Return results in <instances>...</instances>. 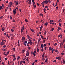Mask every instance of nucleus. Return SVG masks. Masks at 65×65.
<instances>
[{
  "instance_id": "nucleus-55",
  "label": "nucleus",
  "mask_w": 65,
  "mask_h": 65,
  "mask_svg": "<svg viewBox=\"0 0 65 65\" xmlns=\"http://www.w3.org/2000/svg\"><path fill=\"white\" fill-rule=\"evenodd\" d=\"M2 42H3L4 41H5V40H2Z\"/></svg>"
},
{
  "instance_id": "nucleus-19",
  "label": "nucleus",
  "mask_w": 65,
  "mask_h": 65,
  "mask_svg": "<svg viewBox=\"0 0 65 65\" xmlns=\"http://www.w3.org/2000/svg\"><path fill=\"white\" fill-rule=\"evenodd\" d=\"M48 2H49V3H50L51 2V0H48Z\"/></svg>"
},
{
  "instance_id": "nucleus-6",
  "label": "nucleus",
  "mask_w": 65,
  "mask_h": 65,
  "mask_svg": "<svg viewBox=\"0 0 65 65\" xmlns=\"http://www.w3.org/2000/svg\"><path fill=\"white\" fill-rule=\"evenodd\" d=\"M28 44H30V45H32L33 44V42H28Z\"/></svg>"
},
{
  "instance_id": "nucleus-53",
  "label": "nucleus",
  "mask_w": 65,
  "mask_h": 65,
  "mask_svg": "<svg viewBox=\"0 0 65 65\" xmlns=\"http://www.w3.org/2000/svg\"><path fill=\"white\" fill-rule=\"evenodd\" d=\"M58 29H59L60 30H61V28H60V27H58Z\"/></svg>"
},
{
  "instance_id": "nucleus-30",
  "label": "nucleus",
  "mask_w": 65,
  "mask_h": 65,
  "mask_svg": "<svg viewBox=\"0 0 65 65\" xmlns=\"http://www.w3.org/2000/svg\"><path fill=\"white\" fill-rule=\"evenodd\" d=\"M5 61H7V58H5Z\"/></svg>"
},
{
  "instance_id": "nucleus-7",
  "label": "nucleus",
  "mask_w": 65,
  "mask_h": 65,
  "mask_svg": "<svg viewBox=\"0 0 65 65\" xmlns=\"http://www.w3.org/2000/svg\"><path fill=\"white\" fill-rule=\"evenodd\" d=\"M24 25L22 27V29H21V30L22 31H24Z\"/></svg>"
},
{
  "instance_id": "nucleus-29",
  "label": "nucleus",
  "mask_w": 65,
  "mask_h": 65,
  "mask_svg": "<svg viewBox=\"0 0 65 65\" xmlns=\"http://www.w3.org/2000/svg\"><path fill=\"white\" fill-rule=\"evenodd\" d=\"M22 63H23V62L22 61H21L20 64H22Z\"/></svg>"
},
{
  "instance_id": "nucleus-63",
  "label": "nucleus",
  "mask_w": 65,
  "mask_h": 65,
  "mask_svg": "<svg viewBox=\"0 0 65 65\" xmlns=\"http://www.w3.org/2000/svg\"><path fill=\"white\" fill-rule=\"evenodd\" d=\"M58 9V7H56V9H57H57Z\"/></svg>"
},
{
  "instance_id": "nucleus-58",
  "label": "nucleus",
  "mask_w": 65,
  "mask_h": 65,
  "mask_svg": "<svg viewBox=\"0 0 65 65\" xmlns=\"http://www.w3.org/2000/svg\"><path fill=\"white\" fill-rule=\"evenodd\" d=\"M26 45L27 46H29V45L28 44H27Z\"/></svg>"
},
{
  "instance_id": "nucleus-56",
  "label": "nucleus",
  "mask_w": 65,
  "mask_h": 65,
  "mask_svg": "<svg viewBox=\"0 0 65 65\" xmlns=\"http://www.w3.org/2000/svg\"><path fill=\"white\" fill-rule=\"evenodd\" d=\"M54 62H56V60H54L53 61Z\"/></svg>"
},
{
  "instance_id": "nucleus-43",
  "label": "nucleus",
  "mask_w": 65,
  "mask_h": 65,
  "mask_svg": "<svg viewBox=\"0 0 65 65\" xmlns=\"http://www.w3.org/2000/svg\"><path fill=\"white\" fill-rule=\"evenodd\" d=\"M63 64H65V61H63L62 62Z\"/></svg>"
},
{
  "instance_id": "nucleus-1",
  "label": "nucleus",
  "mask_w": 65,
  "mask_h": 65,
  "mask_svg": "<svg viewBox=\"0 0 65 65\" xmlns=\"http://www.w3.org/2000/svg\"><path fill=\"white\" fill-rule=\"evenodd\" d=\"M45 3V4H47V3H48V1L47 0H45V1H44L43 2H42L41 4H44Z\"/></svg>"
},
{
  "instance_id": "nucleus-3",
  "label": "nucleus",
  "mask_w": 65,
  "mask_h": 65,
  "mask_svg": "<svg viewBox=\"0 0 65 65\" xmlns=\"http://www.w3.org/2000/svg\"><path fill=\"white\" fill-rule=\"evenodd\" d=\"M29 52L27 51L26 54V57H28V56H29Z\"/></svg>"
},
{
  "instance_id": "nucleus-48",
  "label": "nucleus",
  "mask_w": 65,
  "mask_h": 65,
  "mask_svg": "<svg viewBox=\"0 0 65 65\" xmlns=\"http://www.w3.org/2000/svg\"><path fill=\"white\" fill-rule=\"evenodd\" d=\"M23 30H21V33L22 34L23 33Z\"/></svg>"
},
{
  "instance_id": "nucleus-62",
  "label": "nucleus",
  "mask_w": 65,
  "mask_h": 65,
  "mask_svg": "<svg viewBox=\"0 0 65 65\" xmlns=\"http://www.w3.org/2000/svg\"><path fill=\"white\" fill-rule=\"evenodd\" d=\"M43 58L44 57V56L42 55V56Z\"/></svg>"
},
{
  "instance_id": "nucleus-23",
  "label": "nucleus",
  "mask_w": 65,
  "mask_h": 65,
  "mask_svg": "<svg viewBox=\"0 0 65 65\" xmlns=\"http://www.w3.org/2000/svg\"><path fill=\"white\" fill-rule=\"evenodd\" d=\"M10 5H12V2H10L9 3Z\"/></svg>"
},
{
  "instance_id": "nucleus-9",
  "label": "nucleus",
  "mask_w": 65,
  "mask_h": 65,
  "mask_svg": "<svg viewBox=\"0 0 65 65\" xmlns=\"http://www.w3.org/2000/svg\"><path fill=\"white\" fill-rule=\"evenodd\" d=\"M5 29V28H4V27H3L2 28V31H4V29Z\"/></svg>"
},
{
  "instance_id": "nucleus-59",
  "label": "nucleus",
  "mask_w": 65,
  "mask_h": 65,
  "mask_svg": "<svg viewBox=\"0 0 65 65\" xmlns=\"http://www.w3.org/2000/svg\"><path fill=\"white\" fill-rule=\"evenodd\" d=\"M38 60H35V62H37Z\"/></svg>"
},
{
  "instance_id": "nucleus-8",
  "label": "nucleus",
  "mask_w": 65,
  "mask_h": 65,
  "mask_svg": "<svg viewBox=\"0 0 65 65\" xmlns=\"http://www.w3.org/2000/svg\"><path fill=\"white\" fill-rule=\"evenodd\" d=\"M28 4H32V3H31V1H29L28 2Z\"/></svg>"
},
{
  "instance_id": "nucleus-13",
  "label": "nucleus",
  "mask_w": 65,
  "mask_h": 65,
  "mask_svg": "<svg viewBox=\"0 0 65 65\" xmlns=\"http://www.w3.org/2000/svg\"><path fill=\"white\" fill-rule=\"evenodd\" d=\"M0 9H3V7L1 6H0Z\"/></svg>"
},
{
  "instance_id": "nucleus-18",
  "label": "nucleus",
  "mask_w": 65,
  "mask_h": 65,
  "mask_svg": "<svg viewBox=\"0 0 65 65\" xmlns=\"http://www.w3.org/2000/svg\"><path fill=\"white\" fill-rule=\"evenodd\" d=\"M37 52H39V49H38V48H37Z\"/></svg>"
},
{
  "instance_id": "nucleus-35",
  "label": "nucleus",
  "mask_w": 65,
  "mask_h": 65,
  "mask_svg": "<svg viewBox=\"0 0 65 65\" xmlns=\"http://www.w3.org/2000/svg\"><path fill=\"white\" fill-rule=\"evenodd\" d=\"M24 52L25 51H24V50L23 49V50H22V53H24Z\"/></svg>"
},
{
  "instance_id": "nucleus-41",
  "label": "nucleus",
  "mask_w": 65,
  "mask_h": 65,
  "mask_svg": "<svg viewBox=\"0 0 65 65\" xmlns=\"http://www.w3.org/2000/svg\"><path fill=\"white\" fill-rule=\"evenodd\" d=\"M24 43H27V41H25Z\"/></svg>"
},
{
  "instance_id": "nucleus-16",
  "label": "nucleus",
  "mask_w": 65,
  "mask_h": 65,
  "mask_svg": "<svg viewBox=\"0 0 65 65\" xmlns=\"http://www.w3.org/2000/svg\"><path fill=\"white\" fill-rule=\"evenodd\" d=\"M38 43H39V42L41 41V39L40 38L39 40H38Z\"/></svg>"
},
{
  "instance_id": "nucleus-20",
  "label": "nucleus",
  "mask_w": 65,
  "mask_h": 65,
  "mask_svg": "<svg viewBox=\"0 0 65 65\" xmlns=\"http://www.w3.org/2000/svg\"><path fill=\"white\" fill-rule=\"evenodd\" d=\"M16 3V5H18L19 4V3L17 1Z\"/></svg>"
},
{
  "instance_id": "nucleus-25",
  "label": "nucleus",
  "mask_w": 65,
  "mask_h": 65,
  "mask_svg": "<svg viewBox=\"0 0 65 65\" xmlns=\"http://www.w3.org/2000/svg\"><path fill=\"white\" fill-rule=\"evenodd\" d=\"M45 8H48V6H45Z\"/></svg>"
},
{
  "instance_id": "nucleus-34",
  "label": "nucleus",
  "mask_w": 65,
  "mask_h": 65,
  "mask_svg": "<svg viewBox=\"0 0 65 65\" xmlns=\"http://www.w3.org/2000/svg\"><path fill=\"white\" fill-rule=\"evenodd\" d=\"M46 31H45L44 33V35H45L46 34Z\"/></svg>"
},
{
  "instance_id": "nucleus-26",
  "label": "nucleus",
  "mask_w": 65,
  "mask_h": 65,
  "mask_svg": "<svg viewBox=\"0 0 65 65\" xmlns=\"http://www.w3.org/2000/svg\"><path fill=\"white\" fill-rule=\"evenodd\" d=\"M41 51L42 52H43V48H42V50H41Z\"/></svg>"
},
{
  "instance_id": "nucleus-5",
  "label": "nucleus",
  "mask_w": 65,
  "mask_h": 65,
  "mask_svg": "<svg viewBox=\"0 0 65 65\" xmlns=\"http://www.w3.org/2000/svg\"><path fill=\"white\" fill-rule=\"evenodd\" d=\"M36 53V51H35L34 52L33 54L34 57H35V55H36L35 53Z\"/></svg>"
},
{
  "instance_id": "nucleus-32",
  "label": "nucleus",
  "mask_w": 65,
  "mask_h": 65,
  "mask_svg": "<svg viewBox=\"0 0 65 65\" xmlns=\"http://www.w3.org/2000/svg\"><path fill=\"white\" fill-rule=\"evenodd\" d=\"M32 32H34V29H31V30Z\"/></svg>"
},
{
  "instance_id": "nucleus-22",
  "label": "nucleus",
  "mask_w": 65,
  "mask_h": 65,
  "mask_svg": "<svg viewBox=\"0 0 65 65\" xmlns=\"http://www.w3.org/2000/svg\"><path fill=\"white\" fill-rule=\"evenodd\" d=\"M25 20L26 22H28V20L26 19H25Z\"/></svg>"
},
{
  "instance_id": "nucleus-39",
  "label": "nucleus",
  "mask_w": 65,
  "mask_h": 65,
  "mask_svg": "<svg viewBox=\"0 0 65 65\" xmlns=\"http://www.w3.org/2000/svg\"><path fill=\"white\" fill-rule=\"evenodd\" d=\"M6 45H4L3 46V47H4V48H5V47H6Z\"/></svg>"
},
{
  "instance_id": "nucleus-10",
  "label": "nucleus",
  "mask_w": 65,
  "mask_h": 65,
  "mask_svg": "<svg viewBox=\"0 0 65 65\" xmlns=\"http://www.w3.org/2000/svg\"><path fill=\"white\" fill-rule=\"evenodd\" d=\"M25 37H22V40L23 41V40H25Z\"/></svg>"
},
{
  "instance_id": "nucleus-64",
  "label": "nucleus",
  "mask_w": 65,
  "mask_h": 65,
  "mask_svg": "<svg viewBox=\"0 0 65 65\" xmlns=\"http://www.w3.org/2000/svg\"><path fill=\"white\" fill-rule=\"evenodd\" d=\"M32 65H34V63L33 62V63L32 64Z\"/></svg>"
},
{
  "instance_id": "nucleus-24",
  "label": "nucleus",
  "mask_w": 65,
  "mask_h": 65,
  "mask_svg": "<svg viewBox=\"0 0 65 65\" xmlns=\"http://www.w3.org/2000/svg\"><path fill=\"white\" fill-rule=\"evenodd\" d=\"M57 45V43H55V44L54 45V46H56V45Z\"/></svg>"
},
{
  "instance_id": "nucleus-52",
  "label": "nucleus",
  "mask_w": 65,
  "mask_h": 65,
  "mask_svg": "<svg viewBox=\"0 0 65 65\" xmlns=\"http://www.w3.org/2000/svg\"><path fill=\"white\" fill-rule=\"evenodd\" d=\"M35 3L34 2H33V3H32V4L33 5H34V4H35Z\"/></svg>"
},
{
  "instance_id": "nucleus-51",
  "label": "nucleus",
  "mask_w": 65,
  "mask_h": 65,
  "mask_svg": "<svg viewBox=\"0 0 65 65\" xmlns=\"http://www.w3.org/2000/svg\"><path fill=\"white\" fill-rule=\"evenodd\" d=\"M60 56H59V57H58V59L59 60H60Z\"/></svg>"
},
{
  "instance_id": "nucleus-2",
  "label": "nucleus",
  "mask_w": 65,
  "mask_h": 65,
  "mask_svg": "<svg viewBox=\"0 0 65 65\" xmlns=\"http://www.w3.org/2000/svg\"><path fill=\"white\" fill-rule=\"evenodd\" d=\"M16 10H17L16 9H15L14 10H13V13L14 14H15L16 13H17V12H16Z\"/></svg>"
},
{
  "instance_id": "nucleus-46",
  "label": "nucleus",
  "mask_w": 65,
  "mask_h": 65,
  "mask_svg": "<svg viewBox=\"0 0 65 65\" xmlns=\"http://www.w3.org/2000/svg\"><path fill=\"white\" fill-rule=\"evenodd\" d=\"M43 42H45V40H43Z\"/></svg>"
},
{
  "instance_id": "nucleus-31",
  "label": "nucleus",
  "mask_w": 65,
  "mask_h": 65,
  "mask_svg": "<svg viewBox=\"0 0 65 65\" xmlns=\"http://www.w3.org/2000/svg\"><path fill=\"white\" fill-rule=\"evenodd\" d=\"M17 60H19L20 59V56H19L17 58Z\"/></svg>"
},
{
  "instance_id": "nucleus-45",
  "label": "nucleus",
  "mask_w": 65,
  "mask_h": 65,
  "mask_svg": "<svg viewBox=\"0 0 65 65\" xmlns=\"http://www.w3.org/2000/svg\"><path fill=\"white\" fill-rule=\"evenodd\" d=\"M55 52H58V50H55Z\"/></svg>"
},
{
  "instance_id": "nucleus-15",
  "label": "nucleus",
  "mask_w": 65,
  "mask_h": 65,
  "mask_svg": "<svg viewBox=\"0 0 65 65\" xmlns=\"http://www.w3.org/2000/svg\"><path fill=\"white\" fill-rule=\"evenodd\" d=\"M42 29V26H41L40 28V31H41V30Z\"/></svg>"
},
{
  "instance_id": "nucleus-4",
  "label": "nucleus",
  "mask_w": 65,
  "mask_h": 65,
  "mask_svg": "<svg viewBox=\"0 0 65 65\" xmlns=\"http://www.w3.org/2000/svg\"><path fill=\"white\" fill-rule=\"evenodd\" d=\"M40 36L42 39H46V38H43V36H42L41 35H40Z\"/></svg>"
},
{
  "instance_id": "nucleus-36",
  "label": "nucleus",
  "mask_w": 65,
  "mask_h": 65,
  "mask_svg": "<svg viewBox=\"0 0 65 65\" xmlns=\"http://www.w3.org/2000/svg\"><path fill=\"white\" fill-rule=\"evenodd\" d=\"M54 28H53L52 29V31H54Z\"/></svg>"
},
{
  "instance_id": "nucleus-60",
  "label": "nucleus",
  "mask_w": 65,
  "mask_h": 65,
  "mask_svg": "<svg viewBox=\"0 0 65 65\" xmlns=\"http://www.w3.org/2000/svg\"><path fill=\"white\" fill-rule=\"evenodd\" d=\"M46 46V44H44V46Z\"/></svg>"
},
{
  "instance_id": "nucleus-49",
  "label": "nucleus",
  "mask_w": 65,
  "mask_h": 65,
  "mask_svg": "<svg viewBox=\"0 0 65 65\" xmlns=\"http://www.w3.org/2000/svg\"><path fill=\"white\" fill-rule=\"evenodd\" d=\"M28 60L29 59H28V57H27L26 59V61H28Z\"/></svg>"
},
{
  "instance_id": "nucleus-54",
  "label": "nucleus",
  "mask_w": 65,
  "mask_h": 65,
  "mask_svg": "<svg viewBox=\"0 0 65 65\" xmlns=\"http://www.w3.org/2000/svg\"><path fill=\"white\" fill-rule=\"evenodd\" d=\"M22 62L23 63H25V62L24 61H23Z\"/></svg>"
},
{
  "instance_id": "nucleus-50",
  "label": "nucleus",
  "mask_w": 65,
  "mask_h": 65,
  "mask_svg": "<svg viewBox=\"0 0 65 65\" xmlns=\"http://www.w3.org/2000/svg\"><path fill=\"white\" fill-rule=\"evenodd\" d=\"M7 53L8 54H9V52L8 51L7 52Z\"/></svg>"
},
{
  "instance_id": "nucleus-21",
  "label": "nucleus",
  "mask_w": 65,
  "mask_h": 65,
  "mask_svg": "<svg viewBox=\"0 0 65 65\" xmlns=\"http://www.w3.org/2000/svg\"><path fill=\"white\" fill-rule=\"evenodd\" d=\"M33 6H34V8H36V5H34Z\"/></svg>"
},
{
  "instance_id": "nucleus-44",
  "label": "nucleus",
  "mask_w": 65,
  "mask_h": 65,
  "mask_svg": "<svg viewBox=\"0 0 65 65\" xmlns=\"http://www.w3.org/2000/svg\"><path fill=\"white\" fill-rule=\"evenodd\" d=\"M28 50H30L31 49V48L30 47H28Z\"/></svg>"
},
{
  "instance_id": "nucleus-27",
  "label": "nucleus",
  "mask_w": 65,
  "mask_h": 65,
  "mask_svg": "<svg viewBox=\"0 0 65 65\" xmlns=\"http://www.w3.org/2000/svg\"><path fill=\"white\" fill-rule=\"evenodd\" d=\"M50 24H52V25H54V23H53L52 22H50Z\"/></svg>"
},
{
  "instance_id": "nucleus-47",
  "label": "nucleus",
  "mask_w": 65,
  "mask_h": 65,
  "mask_svg": "<svg viewBox=\"0 0 65 65\" xmlns=\"http://www.w3.org/2000/svg\"><path fill=\"white\" fill-rule=\"evenodd\" d=\"M15 48H14V47L13 48V51H15Z\"/></svg>"
},
{
  "instance_id": "nucleus-38",
  "label": "nucleus",
  "mask_w": 65,
  "mask_h": 65,
  "mask_svg": "<svg viewBox=\"0 0 65 65\" xmlns=\"http://www.w3.org/2000/svg\"><path fill=\"white\" fill-rule=\"evenodd\" d=\"M59 26H61V23H59Z\"/></svg>"
},
{
  "instance_id": "nucleus-11",
  "label": "nucleus",
  "mask_w": 65,
  "mask_h": 65,
  "mask_svg": "<svg viewBox=\"0 0 65 65\" xmlns=\"http://www.w3.org/2000/svg\"><path fill=\"white\" fill-rule=\"evenodd\" d=\"M41 47L42 48H43V44H42L41 45Z\"/></svg>"
},
{
  "instance_id": "nucleus-17",
  "label": "nucleus",
  "mask_w": 65,
  "mask_h": 65,
  "mask_svg": "<svg viewBox=\"0 0 65 65\" xmlns=\"http://www.w3.org/2000/svg\"><path fill=\"white\" fill-rule=\"evenodd\" d=\"M47 25H48V23H47V22H46L45 24V25H46V26H47Z\"/></svg>"
},
{
  "instance_id": "nucleus-40",
  "label": "nucleus",
  "mask_w": 65,
  "mask_h": 65,
  "mask_svg": "<svg viewBox=\"0 0 65 65\" xmlns=\"http://www.w3.org/2000/svg\"><path fill=\"white\" fill-rule=\"evenodd\" d=\"M11 31L12 32H13V31H14V30H13L12 29H11Z\"/></svg>"
},
{
  "instance_id": "nucleus-57",
  "label": "nucleus",
  "mask_w": 65,
  "mask_h": 65,
  "mask_svg": "<svg viewBox=\"0 0 65 65\" xmlns=\"http://www.w3.org/2000/svg\"><path fill=\"white\" fill-rule=\"evenodd\" d=\"M27 36L29 38H30V36H29V35H27Z\"/></svg>"
},
{
  "instance_id": "nucleus-33",
  "label": "nucleus",
  "mask_w": 65,
  "mask_h": 65,
  "mask_svg": "<svg viewBox=\"0 0 65 65\" xmlns=\"http://www.w3.org/2000/svg\"><path fill=\"white\" fill-rule=\"evenodd\" d=\"M8 7H11V5H8Z\"/></svg>"
},
{
  "instance_id": "nucleus-42",
  "label": "nucleus",
  "mask_w": 65,
  "mask_h": 65,
  "mask_svg": "<svg viewBox=\"0 0 65 65\" xmlns=\"http://www.w3.org/2000/svg\"><path fill=\"white\" fill-rule=\"evenodd\" d=\"M50 22H53V20H50Z\"/></svg>"
},
{
  "instance_id": "nucleus-12",
  "label": "nucleus",
  "mask_w": 65,
  "mask_h": 65,
  "mask_svg": "<svg viewBox=\"0 0 65 65\" xmlns=\"http://www.w3.org/2000/svg\"><path fill=\"white\" fill-rule=\"evenodd\" d=\"M4 44V43L3 42H2L1 43V45H3Z\"/></svg>"
},
{
  "instance_id": "nucleus-28",
  "label": "nucleus",
  "mask_w": 65,
  "mask_h": 65,
  "mask_svg": "<svg viewBox=\"0 0 65 65\" xmlns=\"http://www.w3.org/2000/svg\"><path fill=\"white\" fill-rule=\"evenodd\" d=\"M29 41L30 42H32V40H30V39H29Z\"/></svg>"
},
{
  "instance_id": "nucleus-61",
  "label": "nucleus",
  "mask_w": 65,
  "mask_h": 65,
  "mask_svg": "<svg viewBox=\"0 0 65 65\" xmlns=\"http://www.w3.org/2000/svg\"><path fill=\"white\" fill-rule=\"evenodd\" d=\"M10 19H12V17L11 16H10Z\"/></svg>"
},
{
  "instance_id": "nucleus-37",
  "label": "nucleus",
  "mask_w": 65,
  "mask_h": 65,
  "mask_svg": "<svg viewBox=\"0 0 65 65\" xmlns=\"http://www.w3.org/2000/svg\"><path fill=\"white\" fill-rule=\"evenodd\" d=\"M12 22L13 23H15V20H13L12 21Z\"/></svg>"
},
{
  "instance_id": "nucleus-14",
  "label": "nucleus",
  "mask_w": 65,
  "mask_h": 65,
  "mask_svg": "<svg viewBox=\"0 0 65 65\" xmlns=\"http://www.w3.org/2000/svg\"><path fill=\"white\" fill-rule=\"evenodd\" d=\"M40 16H41V17H43V14H42V13L40 14Z\"/></svg>"
}]
</instances>
